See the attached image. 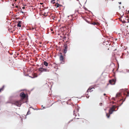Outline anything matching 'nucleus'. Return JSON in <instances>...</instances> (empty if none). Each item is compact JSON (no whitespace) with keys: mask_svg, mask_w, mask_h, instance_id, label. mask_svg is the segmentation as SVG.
<instances>
[{"mask_svg":"<svg viewBox=\"0 0 129 129\" xmlns=\"http://www.w3.org/2000/svg\"><path fill=\"white\" fill-rule=\"evenodd\" d=\"M30 112V111H29V110H28V111L27 113V115H28L29 114Z\"/></svg>","mask_w":129,"mask_h":129,"instance_id":"obj_19","label":"nucleus"},{"mask_svg":"<svg viewBox=\"0 0 129 129\" xmlns=\"http://www.w3.org/2000/svg\"><path fill=\"white\" fill-rule=\"evenodd\" d=\"M75 107V109H74L73 111V113L74 114H75L76 112L78 111L79 110L78 107L77 106H76Z\"/></svg>","mask_w":129,"mask_h":129,"instance_id":"obj_5","label":"nucleus"},{"mask_svg":"<svg viewBox=\"0 0 129 129\" xmlns=\"http://www.w3.org/2000/svg\"><path fill=\"white\" fill-rule=\"evenodd\" d=\"M43 4V3H40V4L41 5L42 4Z\"/></svg>","mask_w":129,"mask_h":129,"instance_id":"obj_28","label":"nucleus"},{"mask_svg":"<svg viewBox=\"0 0 129 129\" xmlns=\"http://www.w3.org/2000/svg\"><path fill=\"white\" fill-rule=\"evenodd\" d=\"M20 96L21 97V100H22L24 99L26 97V95L24 92H22L20 94Z\"/></svg>","mask_w":129,"mask_h":129,"instance_id":"obj_4","label":"nucleus"},{"mask_svg":"<svg viewBox=\"0 0 129 129\" xmlns=\"http://www.w3.org/2000/svg\"><path fill=\"white\" fill-rule=\"evenodd\" d=\"M15 7L16 8H17L18 7V6H16V7Z\"/></svg>","mask_w":129,"mask_h":129,"instance_id":"obj_24","label":"nucleus"},{"mask_svg":"<svg viewBox=\"0 0 129 129\" xmlns=\"http://www.w3.org/2000/svg\"><path fill=\"white\" fill-rule=\"evenodd\" d=\"M38 70L41 72H49V70L46 68H39L38 69Z\"/></svg>","mask_w":129,"mask_h":129,"instance_id":"obj_2","label":"nucleus"},{"mask_svg":"<svg viewBox=\"0 0 129 129\" xmlns=\"http://www.w3.org/2000/svg\"><path fill=\"white\" fill-rule=\"evenodd\" d=\"M51 2L53 4H54L55 3V0H52L51 1Z\"/></svg>","mask_w":129,"mask_h":129,"instance_id":"obj_18","label":"nucleus"},{"mask_svg":"<svg viewBox=\"0 0 129 129\" xmlns=\"http://www.w3.org/2000/svg\"><path fill=\"white\" fill-rule=\"evenodd\" d=\"M98 24L99 23L98 22H93L91 23V24L93 25H98Z\"/></svg>","mask_w":129,"mask_h":129,"instance_id":"obj_14","label":"nucleus"},{"mask_svg":"<svg viewBox=\"0 0 129 129\" xmlns=\"http://www.w3.org/2000/svg\"><path fill=\"white\" fill-rule=\"evenodd\" d=\"M44 64L47 67L48 66V63L46 61H45L44 62Z\"/></svg>","mask_w":129,"mask_h":129,"instance_id":"obj_16","label":"nucleus"},{"mask_svg":"<svg viewBox=\"0 0 129 129\" xmlns=\"http://www.w3.org/2000/svg\"><path fill=\"white\" fill-rule=\"evenodd\" d=\"M30 29V30H35V31H37L36 26V25H35L34 27H33V26Z\"/></svg>","mask_w":129,"mask_h":129,"instance_id":"obj_10","label":"nucleus"},{"mask_svg":"<svg viewBox=\"0 0 129 129\" xmlns=\"http://www.w3.org/2000/svg\"><path fill=\"white\" fill-rule=\"evenodd\" d=\"M63 59V55H61L59 56V60L61 61L62 62H64Z\"/></svg>","mask_w":129,"mask_h":129,"instance_id":"obj_9","label":"nucleus"},{"mask_svg":"<svg viewBox=\"0 0 129 129\" xmlns=\"http://www.w3.org/2000/svg\"><path fill=\"white\" fill-rule=\"evenodd\" d=\"M9 31H10V29H9Z\"/></svg>","mask_w":129,"mask_h":129,"instance_id":"obj_29","label":"nucleus"},{"mask_svg":"<svg viewBox=\"0 0 129 129\" xmlns=\"http://www.w3.org/2000/svg\"><path fill=\"white\" fill-rule=\"evenodd\" d=\"M51 31H53L52 29H51Z\"/></svg>","mask_w":129,"mask_h":129,"instance_id":"obj_30","label":"nucleus"},{"mask_svg":"<svg viewBox=\"0 0 129 129\" xmlns=\"http://www.w3.org/2000/svg\"><path fill=\"white\" fill-rule=\"evenodd\" d=\"M15 1H17V0H15Z\"/></svg>","mask_w":129,"mask_h":129,"instance_id":"obj_31","label":"nucleus"},{"mask_svg":"<svg viewBox=\"0 0 129 129\" xmlns=\"http://www.w3.org/2000/svg\"><path fill=\"white\" fill-rule=\"evenodd\" d=\"M55 6H56V7L57 8V7H61L62 6V5L58 4L57 3H56L55 4Z\"/></svg>","mask_w":129,"mask_h":129,"instance_id":"obj_13","label":"nucleus"},{"mask_svg":"<svg viewBox=\"0 0 129 129\" xmlns=\"http://www.w3.org/2000/svg\"><path fill=\"white\" fill-rule=\"evenodd\" d=\"M64 49H63V52L64 53H66L68 50V47L66 45H64Z\"/></svg>","mask_w":129,"mask_h":129,"instance_id":"obj_6","label":"nucleus"},{"mask_svg":"<svg viewBox=\"0 0 129 129\" xmlns=\"http://www.w3.org/2000/svg\"><path fill=\"white\" fill-rule=\"evenodd\" d=\"M121 95L120 93H117V94L116 96V97L117 98L119 97Z\"/></svg>","mask_w":129,"mask_h":129,"instance_id":"obj_15","label":"nucleus"},{"mask_svg":"<svg viewBox=\"0 0 129 129\" xmlns=\"http://www.w3.org/2000/svg\"><path fill=\"white\" fill-rule=\"evenodd\" d=\"M119 4H121V2H119Z\"/></svg>","mask_w":129,"mask_h":129,"instance_id":"obj_25","label":"nucleus"},{"mask_svg":"<svg viewBox=\"0 0 129 129\" xmlns=\"http://www.w3.org/2000/svg\"><path fill=\"white\" fill-rule=\"evenodd\" d=\"M93 86V87H90L87 90V92H88V91L89 90V91L90 92H91L93 90H92V88H94V87L95 86Z\"/></svg>","mask_w":129,"mask_h":129,"instance_id":"obj_7","label":"nucleus"},{"mask_svg":"<svg viewBox=\"0 0 129 129\" xmlns=\"http://www.w3.org/2000/svg\"><path fill=\"white\" fill-rule=\"evenodd\" d=\"M21 12L22 13H23V12H22V11H21Z\"/></svg>","mask_w":129,"mask_h":129,"instance_id":"obj_27","label":"nucleus"},{"mask_svg":"<svg viewBox=\"0 0 129 129\" xmlns=\"http://www.w3.org/2000/svg\"><path fill=\"white\" fill-rule=\"evenodd\" d=\"M110 49L111 50L115 51L116 50V48L114 46H112L111 47V48H110Z\"/></svg>","mask_w":129,"mask_h":129,"instance_id":"obj_11","label":"nucleus"},{"mask_svg":"<svg viewBox=\"0 0 129 129\" xmlns=\"http://www.w3.org/2000/svg\"><path fill=\"white\" fill-rule=\"evenodd\" d=\"M117 106H116L115 105H113L112 107L109 110V114L108 113H106V116L108 118H109L110 115L113 113V112L114 111H115V110L116 108L117 107Z\"/></svg>","mask_w":129,"mask_h":129,"instance_id":"obj_1","label":"nucleus"},{"mask_svg":"<svg viewBox=\"0 0 129 129\" xmlns=\"http://www.w3.org/2000/svg\"><path fill=\"white\" fill-rule=\"evenodd\" d=\"M4 86H3L1 88H0V92L1 91L3 90L4 89Z\"/></svg>","mask_w":129,"mask_h":129,"instance_id":"obj_17","label":"nucleus"},{"mask_svg":"<svg viewBox=\"0 0 129 129\" xmlns=\"http://www.w3.org/2000/svg\"><path fill=\"white\" fill-rule=\"evenodd\" d=\"M109 82L111 84H115V81L114 79L110 80L109 81Z\"/></svg>","mask_w":129,"mask_h":129,"instance_id":"obj_8","label":"nucleus"},{"mask_svg":"<svg viewBox=\"0 0 129 129\" xmlns=\"http://www.w3.org/2000/svg\"><path fill=\"white\" fill-rule=\"evenodd\" d=\"M25 8V7H22V9H24Z\"/></svg>","mask_w":129,"mask_h":129,"instance_id":"obj_23","label":"nucleus"},{"mask_svg":"<svg viewBox=\"0 0 129 129\" xmlns=\"http://www.w3.org/2000/svg\"><path fill=\"white\" fill-rule=\"evenodd\" d=\"M109 49H108V50H109Z\"/></svg>","mask_w":129,"mask_h":129,"instance_id":"obj_32","label":"nucleus"},{"mask_svg":"<svg viewBox=\"0 0 129 129\" xmlns=\"http://www.w3.org/2000/svg\"><path fill=\"white\" fill-rule=\"evenodd\" d=\"M77 12H78L79 13H81L79 12V10H78V11H77Z\"/></svg>","mask_w":129,"mask_h":129,"instance_id":"obj_22","label":"nucleus"},{"mask_svg":"<svg viewBox=\"0 0 129 129\" xmlns=\"http://www.w3.org/2000/svg\"><path fill=\"white\" fill-rule=\"evenodd\" d=\"M21 21H18V24H17V26L18 27H21Z\"/></svg>","mask_w":129,"mask_h":129,"instance_id":"obj_12","label":"nucleus"},{"mask_svg":"<svg viewBox=\"0 0 129 129\" xmlns=\"http://www.w3.org/2000/svg\"><path fill=\"white\" fill-rule=\"evenodd\" d=\"M102 103H100V105L101 106H102Z\"/></svg>","mask_w":129,"mask_h":129,"instance_id":"obj_21","label":"nucleus"},{"mask_svg":"<svg viewBox=\"0 0 129 129\" xmlns=\"http://www.w3.org/2000/svg\"><path fill=\"white\" fill-rule=\"evenodd\" d=\"M21 100L18 101H15L13 102V104L19 107L22 104L21 103Z\"/></svg>","mask_w":129,"mask_h":129,"instance_id":"obj_3","label":"nucleus"},{"mask_svg":"<svg viewBox=\"0 0 129 129\" xmlns=\"http://www.w3.org/2000/svg\"><path fill=\"white\" fill-rule=\"evenodd\" d=\"M129 94V92H127V94L126 95V96H128Z\"/></svg>","mask_w":129,"mask_h":129,"instance_id":"obj_20","label":"nucleus"},{"mask_svg":"<svg viewBox=\"0 0 129 129\" xmlns=\"http://www.w3.org/2000/svg\"><path fill=\"white\" fill-rule=\"evenodd\" d=\"M104 96L106 95V94L105 93H104Z\"/></svg>","mask_w":129,"mask_h":129,"instance_id":"obj_26","label":"nucleus"}]
</instances>
